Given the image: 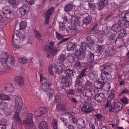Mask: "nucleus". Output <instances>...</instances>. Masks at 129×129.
<instances>
[{
	"instance_id": "37",
	"label": "nucleus",
	"mask_w": 129,
	"mask_h": 129,
	"mask_svg": "<svg viewBox=\"0 0 129 129\" xmlns=\"http://www.w3.org/2000/svg\"><path fill=\"white\" fill-rule=\"evenodd\" d=\"M120 26L116 24L113 26L112 27V29L113 30L117 32H119L121 29Z\"/></svg>"
},
{
	"instance_id": "19",
	"label": "nucleus",
	"mask_w": 129,
	"mask_h": 129,
	"mask_svg": "<svg viewBox=\"0 0 129 129\" xmlns=\"http://www.w3.org/2000/svg\"><path fill=\"white\" fill-rule=\"evenodd\" d=\"M58 89H59V92H60V94L59 93L57 94H56L55 95V100H54V102L55 103H58L60 102V94H61L63 95V93L62 92H60V91L61 90V91L63 90V87H60Z\"/></svg>"
},
{
	"instance_id": "55",
	"label": "nucleus",
	"mask_w": 129,
	"mask_h": 129,
	"mask_svg": "<svg viewBox=\"0 0 129 129\" xmlns=\"http://www.w3.org/2000/svg\"><path fill=\"white\" fill-rule=\"evenodd\" d=\"M27 58L26 57H23L19 58V62L22 63H25L27 61Z\"/></svg>"
},
{
	"instance_id": "59",
	"label": "nucleus",
	"mask_w": 129,
	"mask_h": 129,
	"mask_svg": "<svg viewBox=\"0 0 129 129\" xmlns=\"http://www.w3.org/2000/svg\"><path fill=\"white\" fill-rule=\"evenodd\" d=\"M70 118L72 119L73 123H75L77 124L78 121L77 118L74 117L72 115L70 116Z\"/></svg>"
},
{
	"instance_id": "25",
	"label": "nucleus",
	"mask_w": 129,
	"mask_h": 129,
	"mask_svg": "<svg viewBox=\"0 0 129 129\" xmlns=\"http://www.w3.org/2000/svg\"><path fill=\"white\" fill-rule=\"evenodd\" d=\"M15 113L14 116V118L15 121L18 122L19 124H21V120H20L19 117V113L20 112L15 111Z\"/></svg>"
},
{
	"instance_id": "44",
	"label": "nucleus",
	"mask_w": 129,
	"mask_h": 129,
	"mask_svg": "<svg viewBox=\"0 0 129 129\" xmlns=\"http://www.w3.org/2000/svg\"><path fill=\"white\" fill-rule=\"evenodd\" d=\"M73 31L71 27L68 26L66 29V30L64 32V33L66 35H71Z\"/></svg>"
},
{
	"instance_id": "2",
	"label": "nucleus",
	"mask_w": 129,
	"mask_h": 129,
	"mask_svg": "<svg viewBox=\"0 0 129 129\" xmlns=\"http://www.w3.org/2000/svg\"><path fill=\"white\" fill-rule=\"evenodd\" d=\"M94 84V86L97 89H101L105 85L107 86V88L105 89L107 91H109L110 89V84L108 83L105 84L104 81L102 79L101 80H99L95 81Z\"/></svg>"
},
{
	"instance_id": "14",
	"label": "nucleus",
	"mask_w": 129,
	"mask_h": 129,
	"mask_svg": "<svg viewBox=\"0 0 129 129\" xmlns=\"http://www.w3.org/2000/svg\"><path fill=\"white\" fill-rule=\"evenodd\" d=\"M86 40L87 41V42L88 43L87 46L90 49L92 48L94 46H96V44L94 43V41L89 36H87Z\"/></svg>"
},
{
	"instance_id": "16",
	"label": "nucleus",
	"mask_w": 129,
	"mask_h": 129,
	"mask_svg": "<svg viewBox=\"0 0 129 129\" xmlns=\"http://www.w3.org/2000/svg\"><path fill=\"white\" fill-rule=\"evenodd\" d=\"M76 43L73 42L69 43L67 46V49L68 51H70L74 50L76 47Z\"/></svg>"
},
{
	"instance_id": "22",
	"label": "nucleus",
	"mask_w": 129,
	"mask_h": 129,
	"mask_svg": "<svg viewBox=\"0 0 129 129\" xmlns=\"http://www.w3.org/2000/svg\"><path fill=\"white\" fill-rule=\"evenodd\" d=\"M73 6L72 3H69L66 5L64 7V10L67 12H68L72 10Z\"/></svg>"
},
{
	"instance_id": "50",
	"label": "nucleus",
	"mask_w": 129,
	"mask_h": 129,
	"mask_svg": "<svg viewBox=\"0 0 129 129\" xmlns=\"http://www.w3.org/2000/svg\"><path fill=\"white\" fill-rule=\"evenodd\" d=\"M26 26V23L24 21H22L20 24V28L21 29H24Z\"/></svg>"
},
{
	"instance_id": "36",
	"label": "nucleus",
	"mask_w": 129,
	"mask_h": 129,
	"mask_svg": "<svg viewBox=\"0 0 129 129\" xmlns=\"http://www.w3.org/2000/svg\"><path fill=\"white\" fill-rule=\"evenodd\" d=\"M105 2H102L101 1L99 2L98 3V9L100 10H101L103 8L105 7L108 5V4H104Z\"/></svg>"
},
{
	"instance_id": "8",
	"label": "nucleus",
	"mask_w": 129,
	"mask_h": 129,
	"mask_svg": "<svg viewBox=\"0 0 129 129\" xmlns=\"http://www.w3.org/2000/svg\"><path fill=\"white\" fill-rule=\"evenodd\" d=\"M92 108V106L88 103L85 104L81 108V110L83 112L87 113H89L92 112L93 111L94 109L91 108Z\"/></svg>"
},
{
	"instance_id": "13",
	"label": "nucleus",
	"mask_w": 129,
	"mask_h": 129,
	"mask_svg": "<svg viewBox=\"0 0 129 129\" xmlns=\"http://www.w3.org/2000/svg\"><path fill=\"white\" fill-rule=\"evenodd\" d=\"M86 60L88 62H92L94 60L95 55L91 52L88 51L87 52Z\"/></svg>"
},
{
	"instance_id": "45",
	"label": "nucleus",
	"mask_w": 129,
	"mask_h": 129,
	"mask_svg": "<svg viewBox=\"0 0 129 129\" xmlns=\"http://www.w3.org/2000/svg\"><path fill=\"white\" fill-rule=\"evenodd\" d=\"M88 4L90 10H94L96 9V5H95V3L88 2Z\"/></svg>"
},
{
	"instance_id": "38",
	"label": "nucleus",
	"mask_w": 129,
	"mask_h": 129,
	"mask_svg": "<svg viewBox=\"0 0 129 129\" xmlns=\"http://www.w3.org/2000/svg\"><path fill=\"white\" fill-rule=\"evenodd\" d=\"M96 74V72L94 71H92L90 72L88 75V76L89 77L90 79H93L95 78Z\"/></svg>"
},
{
	"instance_id": "11",
	"label": "nucleus",
	"mask_w": 129,
	"mask_h": 129,
	"mask_svg": "<svg viewBox=\"0 0 129 129\" xmlns=\"http://www.w3.org/2000/svg\"><path fill=\"white\" fill-rule=\"evenodd\" d=\"M29 9V8L27 5H24L19 8V12L22 15H24L28 12Z\"/></svg>"
},
{
	"instance_id": "20",
	"label": "nucleus",
	"mask_w": 129,
	"mask_h": 129,
	"mask_svg": "<svg viewBox=\"0 0 129 129\" xmlns=\"http://www.w3.org/2000/svg\"><path fill=\"white\" fill-rule=\"evenodd\" d=\"M51 85L50 83L46 82L44 83L41 86L42 89L45 92L47 91V90L50 88Z\"/></svg>"
},
{
	"instance_id": "12",
	"label": "nucleus",
	"mask_w": 129,
	"mask_h": 129,
	"mask_svg": "<svg viewBox=\"0 0 129 129\" xmlns=\"http://www.w3.org/2000/svg\"><path fill=\"white\" fill-rule=\"evenodd\" d=\"M75 53V55L78 59H83L85 57V52L82 51L80 50H76Z\"/></svg>"
},
{
	"instance_id": "64",
	"label": "nucleus",
	"mask_w": 129,
	"mask_h": 129,
	"mask_svg": "<svg viewBox=\"0 0 129 129\" xmlns=\"http://www.w3.org/2000/svg\"><path fill=\"white\" fill-rule=\"evenodd\" d=\"M66 126L69 129H75V127L73 125L70 123H68Z\"/></svg>"
},
{
	"instance_id": "28",
	"label": "nucleus",
	"mask_w": 129,
	"mask_h": 129,
	"mask_svg": "<svg viewBox=\"0 0 129 129\" xmlns=\"http://www.w3.org/2000/svg\"><path fill=\"white\" fill-rule=\"evenodd\" d=\"M118 23L120 25L124 28H126L128 26V23L124 20H120Z\"/></svg>"
},
{
	"instance_id": "61",
	"label": "nucleus",
	"mask_w": 129,
	"mask_h": 129,
	"mask_svg": "<svg viewBox=\"0 0 129 129\" xmlns=\"http://www.w3.org/2000/svg\"><path fill=\"white\" fill-rule=\"evenodd\" d=\"M81 79L77 77L76 80V83L79 86H80L82 85V82L80 81Z\"/></svg>"
},
{
	"instance_id": "1",
	"label": "nucleus",
	"mask_w": 129,
	"mask_h": 129,
	"mask_svg": "<svg viewBox=\"0 0 129 129\" xmlns=\"http://www.w3.org/2000/svg\"><path fill=\"white\" fill-rule=\"evenodd\" d=\"M43 48V50L49 52L47 56L48 58H51L53 57L58 52V50L57 48L53 47L48 45L44 46Z\"/></svg>"
},
{
	"instance_id": "33",
	"label": "nucleus",
	"mask_w": 129,
	"mask_h": 129,
	"mask_svg": "<svg viewBox=\"0 0 129 129\" xmlns=\"http://www.w3.org/2000/svg\"><path fill=\"white\" fill-rule=\"evenodd\" d=\"M5 89L6 91L11 92L13 91L14 87L12 84H7L6 86L5 87Z\"/></svg>"
},
{
	"instance_id": "49",
	"label": "nucleus",
	"mask_w": 129,
	"mask_h": 129,
	"mask_svg": "<svg viewBox=\"0 0 129 129\" xmlns=\"http://www.w3.org/2000/svg\"><path fill=\"white\" fill-rule=\"evenodd\" d=\"M119 32V33L118 36L123 38V37L125 36L126 34L125 31L123 29H121Z\"/></svg>"
},
{
	"instance_id": "63",
	"label": "nucleus",
	"mask_w": 129,
	"mask_h": 129,
	"mask_svg": "<svg viewBox=\"0 0 129 129\" xmlns=\"http://www.w3.org/2000/svg\"><path fill=\"white\" fill-rule=\"evenodd\" d=\"M75 93V91L73 89L68 90L67 91V93L69 94L72 95L74 94Z\"/></svg>"
},
{
	"instance_id": "47",
	"label": "nucleus",
	"mask_w": 129,
	"mask_h": 129,
	"mask_svg": "<svg viewBox=\"0 0 129 129\" xmlns=\"http://www.w3.org/2000/svg\"><path fill=\"white\" fill-rule=\"evenodd\" d=\"M10 97L8 95H5L3 93L0 94V99L3 100H8L9 99Z\"/></svg>"
},
{
	"instance_id": "48",
	"label": "nucleus",
	"mask_w": 129,
	"mask_h": 129,
	"mask_svg": "<svg viewBox=\"0 0 129 129\" xmlns=\"http://www.w3.org/2000/svg\"><path fill=\"white\" fill-rule=\"evenodd\" d=\"M98 48L97 51L99 53H101L103 52L104 48L103 45H96Z\"/></svg>"
},
{
	"instance_id": "5",
	"label": "nucleus",
	"mask_w": 129,
	"mask_h": 129,
	"mask_svg": "<svg viewBox=\"0 0 129 129\" xmlns=\"http://www.w3.org/2000/svg\"><path fill=\"white\" fill-rule=\"evenodd\" d=\"M22 101L21 98L16 96L15 100V111L20 112L22 109Z\"/></svg>"
},
{
	"instance_id": "23",
	"label": "nucleus",
	"mask_w": 129,
	"mask_h": 129,
	"mask_svg": "<svg viewBox=\"0 0 129 129\" xmlns=\"http://www.w3.org/2000/svg\"><path fill=\"white\" fill-rule=\"evenodd\" d=\"M87 70V69L86 68H84L81 71L79 76L78 77L79 78L81 79L83 77H87L88 75L87 74H86V73Z\"/></svg>"
},
{
	"instance_id": "54",
	"label": "nucleus",
	"mask_w": 129,
	"mask_h": 129,
	"mask_svg": "<svg viewBox=\"0 0 129 129\" xmlns=\"http://www.w3.org/2000/svg\"><path fill=\"white\" fill-rule=\"evenodd\" d=\"M47 91H46L47 94L49 95L50 96L52 95L53 93V90L52 89L49 88L47 90Z\"/></svg>"
},
{
	"instance_id": "51",
	"label": "nucleus",
	"mask_w": 129,
	"mask_h": 129,
	"mask_svg": "<svg viewBox=\"0 0 129 129\" xmlns=\"http://www.w3.org/2000/svg\"><path fill=\"white\" fill-rule=\"evenodd\" d=\"M79 27L80 26L79 25H77L74 24H72L71 26L72 31L73 30H74L76 31H78Z\"/></svg>"
},
{
	"instance_id": "46",
	"label": "nucleus",
	"mask_w": 129,
	"mask_h": 129,
	"mask_svg": "<svg viewBox=\"0 0 129 129\" xmlns=\"http://www.w3.org/2000/svg\"><path fill=\"white\" fill-rule=\"evenodd\" d=\"M64 71L66 74L65 75H64V76H69L70 77L71 75H72L73 73V71L70 69H68L67 70L66 69V71Z\"/></svg>"
},
{
	"instance_id": "26",
	"label": "nucleus",
	"mask_w": 129,
	"mask_h": 129,
	"mask_svg": "<svg viewBox=\"0 0 129 129\" xmlns=\"http://www.w3.org/2000/svg\"><path fill=\"white\" fill-rule=\"evenodd\" d=\"M14 81L19 85H21L23 84L22 77L21 76H18L15 77Z\"/></svg>"
},
{
	"instance_id": "52",
	"label": "nucleus",
	"mask_w": 129,
	"mask_h": 129,
	"mask_svg": "<svg viewBox=\"0 0 129 129\" xmlns=\"http://www.w3.org/2000/svg\"><path fill=\"white\" fill-rule=\"evenodd\" d=\"M7 61L11 64H13L15 62V58L13 57H8Z\"/></svg>"
},
{
	"instance_id": "60",
	"label": "nucleus",
	"mask_w": 129,
	"mask_h": 129,
	"mask_svg": "<svg viewBox=\"0 0 129 129\" xmlns=\"http://www.w3.org/2000/svg\"><path fill=\"white\" fill-rule=\"evenodd\" d=\"M56 38L58 39L59 40L64 37V36H63L60 34L57 31H56Z\"/></svg>"
},
{
	"instance_id": "58",
	"label": "nucleus",
	"mask_w": 129,
	"mask_h": 129,
	"mask_svg": "<svg viewBox=\"0 0 129 129\" xmlns=\"http://www.w3.org/2000/svg\"><path fill=\"white\" fill-rule=\"evenodd\" d=\"M115 107V103L112 105H111V106L109 107V111L110 112H112L115 111V110L114 108Z\"/></svg>"
},
{
	"instance_id": "29",
	"label": "nucleus",
	"mask_w": 129,
	"mask_h": 129,
	"mask_svg": "<svg viewBox=\"0 0 129 129\" xmlns=\"http://www.w3.org/2000/svg\"><path fill=\"white\" fill-rule=\"evenodd\" d=\"M122 105L120 103H115V112H118L122 109Z\"/></svg>"
},
{
	"instance_id": "39",
	"label": "nucleus",
	"mask_w": 129,
	"mask_h": 129,
	"mask_svg": "<svg viewBox=\"0 0 129 129\" xmlns=\"http://www.w3.org/2000/svg\"><path fill=\"white\" fill-rule=\"evenodd\" d=\"M115 91H111V94L107 98V100H110L115 98Z\"/></svg>"
},
{
	"instance_id": "10",
	"label": "nucleus",
	"mask_w": 129,
	"mask_h": 129,
	"mask_svg": "<svg viewBox=\"0 0 129 129\" xmlns=\"http://www.w3.org/2000/svg\"><path fill=\"white\" fill-rule=\"evenodd\" d=\"M101 75L102 79L104 81H109L112 78L110 73L104 71Z\"/></svg>"
},
{
	"instance_id": "32",
	"label": "nucleus",
	"mask_w": 129,
	"mask_h": 129,
	"mask_svg": "<svg viewBox=\"0 0 129 129\" xmlns=\"http://www.w3.org/2000/svg\"><path fill=\"white\" fill-rule=\"evenodd\" d=\"M92 85V83L89 80H87L85 82V84L83 85L82 88L83 89H85L88 88V87H91Z\"/></svg>"
},
{
	"instance_id": "42",
	"label": "nucleus",
	"mask_w": 129,
	"mask_h": 129,
	"mask_svg": "<svg viewBox=\"0 0 129 129\" xmlns=\"http://www.w3.org/2000/svg\"><path fill=\"white\" fill-rule=\"evenodd\" d=\"M7 103L4 101H2L0 104V108L3 111L4 110L7 106Z\"/></svg>"
},
{
	"instance_id": "57",
	"label": "nucleus",
	"mask_w": 129,
	"mask_h": 129,
	"mask_svg": "<svg viewBox=\"0 0 129 129\" xmlns=\"http://www.w3.org/2000/svg\"><path fill=\"white\" fill-rule=\"evenodd\" d=\"M57 121L56 120H53V122L52 124V125L53 128L56 129L57 128Z\"/></svg>"
},
{
	"instance_id": "21",
	"label": "nucleus",
	"mask_w": 129,
	"mask_h": 129,
	"mask_svg": "<svg viewBox=\"0 0 129 129\" xmlns=\"http://www.w3.org/2000/svg\"><path fill=\"white\" fill-rule=\"evenodd\" d=\"M8 56L6 53L2 54L0 57V61L3 64H5L6 63Z\"/></svg>"
},
{
	"instance_id": "3",
	"label": "nucleus",
	"mask_w": 129,
	"mask_h": 129,
	"mask_svg": "<svg viewBox=\"0 0 129 129\" xmlns=\"http://www.w3.org/2000/svg\"><path fill=\"white\" fill-rule=\"evenodd\" d=\"M54 68L56 71V75H58L61 74L63 71H66L67 69L65 65L60 63L55 64L54 65Z\"/></svg>"
},
{
	"instance_id": "18",
	"label": "nucleus",
	"mask_w": 129,
	"mask_h": 129,
	"mask_svg": "<svg viewBox=\"0 0 129 129\" xmlns=\"http://www.w3.org/2000/svg\"><path fill=\"white\" fill-rule=\"evenodd\" d=\"M86 122L83 119H80L78 120L76 124L77 126V128L80 129L82 127H84L86 126Z\"/></svg>"
},
{
	"instance_id": "7",
	"label": "nucleus",
	"mask_w": 129,
	"mask_h": 129,
	"mask_svg": "<svg viewBox=\"0 0 129 129\" xmlns=\"http://www.w3.org/2000/svg\"><path fill=\"white\" fill-rule=\"evenodd\" d=\"M14 34L13 35L12 38V42H13V39H15L16 40H18L21 41H23V38H24L25 35L24 34L19 32L18 30H15L14 31Z\"/></svg>"
},
{
	"instance_id": "35",
	"label": "nucleus",
	"mask_w": 129,
	"mask_h": 129,
	"mask_svg": "<svg viewBox=\"0 0 129 129\" xmlns=\"http://www.w3.org/2000/svg\"><path fill=\"white\" fill-rule=\"evenodd\" d=\"M77 58L76 55H72L69 58L68 61L69 62L72 63L76 61Z\"/></svg>"
},
{
	"instance_id": "34",
	"label": "nucleus",
	"mask_w": 129,
	"mask_h": 129,
	"mask_svg": "<svg viewBox=\"0 0 129 129\" xmlns=\"http://www.w3.org/2000/svg\"><path fill=\"white\" fill-rule=\"evenodd\" d=\"M101 69L104 71H111V68L110 65H107L106 64H104L101 67Z\"/></svg>"
},
{
	"instance_id": "30",
	"label": "nucleus",
	"mask_w": 129,
	"mask_h": 129,
	"mask_svg": "<svg viewBox=\"0 0 129 129\" xmlns=\"http://www.w3.org/2000/svg\"><path fill=\"white\" fill-rule=\"evenodd\" d=\"M47 123L44 121H42L39 124V127L40 129H48Z\"/></svg>"
},
{
	"instance_id": "6",
	"label": "nucleus",
	"mask_w": 129,
	"mask_h": 129,
	"mask_svg": "<svg viewBox=\"0 0 129 129\" xmlns=\"http://www.w3.org/2000/svg\"><path fill=\"white\" fill-rule=\"evenodd\" d=\"M32 116V114H28L27 115L26 117L25 118V121L26 124V126L27 129L28 128V127H31L33 126Z\"/></svg>"
},
{
	"instance_id": "31",
	"label": "nucleus",
	"mask_w": 129,
	"mask_h": 129,
	"mask_svg": "<svg viewBox=\"0 0 129 129\" xmlns=\"http://www.w3.org/2000/svg\"><path fill=\"white\" fill-rule=\"evenodd\" d=\"M116 36L115 34H111L109 35L108 38V40L110 43H114L115 41Z\"/></svg>"
},
{
	"instance_id": "27",
	"label": "nucleus",
	"mask_w": 129,
	"mask_h": 129,
	"mask_svg": "<svg viewBox=\"0 0 129 129\" xmlns=\"http://www.w3.org/2000/svg\"><path fill=\"white\" fill-rule=\"evenodd\" d=\"M123 38L118 36L116 40L115 43L119 46H121L123 44Z\"/></svg>"
},
{
	"instance_id": "62",
	"label": "nucleus",
	"mask_w": 129,
	"mask_h": 129,
	"mask_svg": "<svg viewBox=\"0 0 129 129\" xmlns=\"http://www.w3.org/2000/svg\"><path fill=\"white\" fill-rule=\"evenodd\" d=\"M95 116L99 120H102L104 119L103 116L102 115L100 114H96L95 115Z\"/></svg>"
},
{
	"instance_id": "56",
	"label": "nucleus",
	"mask_w": 129,
	"mask_h": 129,
	"mask_svg": "<svg viewBox=\"0 0 129 129\" xmlns=\"http://www.w3.org/2000/svg\"><path fill=\"white\" fill-rule=\"evenodd\" d=\"M88 46H87V45L85 43H83L80 47V49L82 50L83 51H84L86 49V47Z\"/></svg>"
},
{
	"instance_id": "53",
	"label": "nucleus",
	"mask_w": 129,
	"mask_h": 129,
	"mask_svg": "<svg viewBox=\"0 0 129 129\" xmlns=\"http://www.w3.org/2000/svg\"><path fill=\"white\" fill-rule=\"evenodd\" d=\"M47 112V111L41 110L37 114H36L37 112L35 111L34 113V115L36 116L39 117L41 115H44L45 113H46Z\"/></svg>"
},
{
	"instance_id": "43",
	"label": "nucleus",
	"mask_w": 129,
	"mask_h": 129,
	"mask_svg": "<svg viewBox=\"0 0 129 129\" xmlns=\"http://www.w3.org/2000/svg\"><path fill=\"white\" fill-rule=\"evenodd\" d=\"M34 33L37 40L39 41L41 39L42 37L39 31L36 30H34Z\"/></svg>"
},
{
	"instance_id": "41",
	"label": "nucleus",
	"mask_w": 129,
	"mask_h": 129,
	"mask_svg": "<svg viewBox=\"0 0 129 129\" xmlns=\"http://www.w3.org/2000/svg\"><path fill=\"white\" fill-rule=\"evenodd\" d=\"M66 59V55L63 54H61L59 56L58 59L59 60V62L61 63L63 62Z\"/></svg>"
},
{
	"instance_id": "9",
	"label": "nucleus",
	"mask_w": 129,
	"mask_h": 129,
	"mask_svg": "<svg viewBox=\"0 0 129 129\" xmlns=\"http://www.w3.org/2000/svg\"><path fill=\"white\" fill-rule=\"evenodd\" d=\"M82 15L83 16H86V17L84 18L83 20V21L84 24L87 25L90 23L92 21V17L88 15V14L84 13H82Z\"/></svg>"
},
{
	"instance_id": "24",
	"label": "nucleus",
	"mask_w": 129,
	"mask_h": 129,
	"mask_svg": "<svg viewBox=\"0 0 129 129\" xmlns=\"http://www.w3.org/2000/svg\"><path fill=\"white\" fill-rule=\"evenodd\" d=\"M104 96V95L103 94H99L95 95L94 98V99L97 102H99L102 100Z\"/></svg>"
},
{
	"instance_id": "40",
	"label": "nucleus",
	"mask_w": 129,
	"mask_h": 129,
	"mask_svg": "<svg viewBox=\"0 0 129 129\" xmlns=\"http://www.w3.org/2000/svg\"><path fill=\"white\" fill-rule=\"evenodd\" d=\"M54 8L51 7L49 8L47 11L45 15L46 16H48L50 17V16L52 14L54 11Z\"/></svg>"
},
{
	"instance_id": "17",
	"label": "nucleus",
	"mask_w": 129,
	"mask_h": 129,
	"mask_svg": "<svg viewBox=\"0 0 129 129\" xmlns=\"http://www.w3.org/2000/svg\"><path fill=\"white\" fill-rule=\"evenodd\" d=\"M4 16L6 18H11L13 17V13L7 9L3 12Z\"/></svg>"
},
{
	"instance_id": "15",
	"label": "nucleus",
	"mask_w": 129,
	"mask_h": 129,
	"mask_svg": "<svg viewBox=\"0 0 129 129\" xmlns=\"http://www.w3.org/2000/svg\"><path fill=\"white\" fill-rule=\"evenodd\" d=\"M84 91L85 92V96L88 98H90L93 95V92L94 90L93 89H91L88 88L85 89H84Z\"/></svg>"
},
{
	"instance_id": "4",
	"label": "nucleus",
	"mask_w": 129,
	"mask_h": 129,
	"mask_svg": "<svg viewBox=\"0 0 129 129\" xmlns=\"http://www.w3.org/2000/svg\"><path fill=\"white\" fill-rule=\"evenodd\" d=\"M62 83L66 87L70 86L72 82V79L69 76L63 75L61 79Z\"/></svg>"
}]
</instances>
